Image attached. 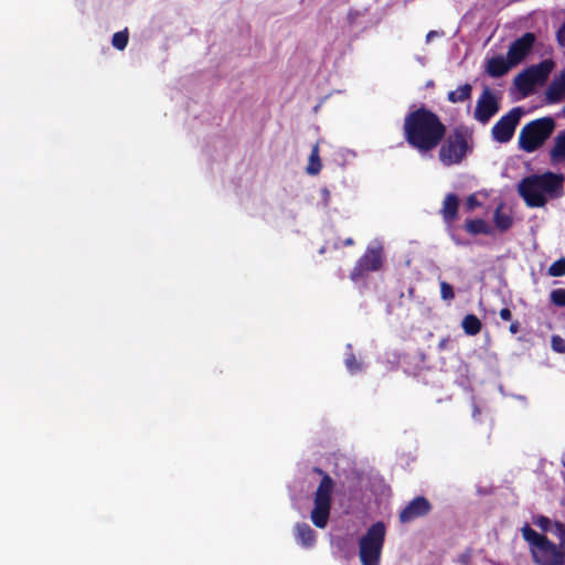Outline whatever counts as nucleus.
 <instances>
[{
	"label": "nucleus",
	"mask_w": 565,
	"mask_h": 565,
	"mask_svg": "<svg viewBox=\"0 0 565 565\" xmlns=\"http://www.w3.org/2000/svg\"><path fill=\"white\" fill-rule=\"evenodd\" d=\"M500 318L504 321H510L512 319V312L509 308H502L499 312Z\"/></svg>",
	"instance_id": "473e14b6"
},
{
	"label": "nucleus",
	"mask_w": 565,
	"mask_h": 565,
	"mask_svg": "<svg viewBox=\"0 0 565 565\" xmlns=\"http://www.w3.org/2000/svg\"><path fill=\"white\" fill-rule=\"evenodd\" d=\"M128 40H129L128 31L127 30L119 31L113 35L111 44L117 50L122 51L127 46Z\"/></svg>",
	"instance_id": "393cba45"
},
{
	"label": "nucleus",
	"mask_w": 565,
	"mask_h": 565,
	"mask_svg": "<svg viewBox=\"0 0 565 565\" xmlns=\"http://www.w3.org/2000/svg\"><path fill=\"white\" fill-rule=\"evenodd\" d=\"M499 110V98L486 86L477 100L473 118L480 124L486 125Z\"/></svg>",
	"instance_id": "9d476101"
},
{
	"label": "nucleus",
	"mask_w": 565,
	"mask_h": 565,
	"mask_svg": "<svg viewBox=\"0 0 565 565\" xmlns=\"http://www.w3.org/2000/svg\"><path fill=\"white\" fill-rule=\"evenodd\" d=\"M514 85L523 96H529L536 83L533 81L526 70L519 73L514 78Z\"/></svg>",
	"instance_id": "412c9836"
},
{
	"label": "nucleus",
	"mask_w": 565,
	"mask_h": 565,
	"mask_svg": "<svg viewBox=\"0 0 565 565\" xmlns=\"http://www.w3.org/2000/svg\"><path fill=\"white\" fill-rule=\"evenodd\" d=\"M322 164L319 156V146L316 143L312 147L310 157H309V163L306 168V171L310 175H317L321 171Z\"/></svg>",
	"instance_id": "b1692460"
},
{
	"label": "nucleus",
	"mask_w": 565,
	"mask_h": 565,
	"mask_svg": "<svg viewBox=\"0 0 565 565\" xmlns=\"http://www.w3.org/2000/svg\"><path fill=\"white\" fill-rule=\"evenodd\" d=\"M551 301L557 307H565V288H557L551 292Z\"/></svg>",
	"instance_id": "cd10ccee"
},
{
	"label": "nucleus",
	"mask_w": 565,
	"mask_h": 565,
	"mask_svg": "<svg viewBox=\"0 0 565 565\" xmlns=\"http://www.w3.org/2000/svg\"><path fill=\"white\" fill-rule=\"evenodd\" d=\"M514 66L510 58L503 55H495L487 61L486 72L491 77H501L505 75L510 68Z\"/></svg>",
	"instance_id": "4468645a"
},
{
	"label": "nucleus",
	"mask_w": 565,
	"mask_h": 565,
	"mask_svg": "<svg viewBox=\"0 0 565 565\" xmlns=\"http://www.w3.org/2000/svg\"><path fill=\"white\" fill-rule=\"evenodd\" d=\"M431 511V504L425 497H416L409 501L399 512L401 523H409L418 518L427 515Z\"/></svg>",
	"instance_id": "f8f14e48"
},
{
	"label": "nucleus",
	"mask_w": 565,
	"mask_h": 565,
	"mask_svg": "<svg viewBox=\"0 0 565 565\" xmlns=\"http://www.w3.org/2000/svg\"><path fill=\"white\" fill-rule=\"evenodd\" d=\"M447 343H448V339H441V340L439 341V343H438V348H439L440 350H444V349H446Z\"/></svg>",
	"instance_id": "c9c22d12"
},
{
	"label": "nucleus",
	"mask_w": 565,
	"mask_h": 565,
	"mask_svg": "<svg viewBox=\"0 0 565 565\" xmlns=\"http://www.w3.org/2000/svg\"><path fill=\"white\" fill-rule=\"evenodd\" d=\"M550 160L553 164L565 161V129L554 138V146L550 150Z\"/></svg>",
	"instance_id": "6ab92c4d"
},
{
	"label": "nucleus",
	"mask_w": 565,
	"mask_h": 565,
	"mask_svg": "<svg viewBox=\"0 0 565 565\" xmlns=\"http://www.w3.org/2000/svg\"><path fill=\"white\" fill-rule=\"evenodd\" d=\"M466 205H467L468 210H473V209L480 206L481 203L478 201V199L476 198L475 194H471L468 196Z\"/></svg>",
	"instance_id": "2f4dec72"
},
{
	"label": "nucleus",
	"mask_w": 565,
	"mask_h": 565,
	"mask_svg": "<svg viewBox=\"0 0 565 565\" xmlns=\"http://www.w3.org/2000/svg\"><path fill=\"white\" fill-rule=\"evenodd\" d=\"M493 223L494 226L502 233L510 230L513 225V217L503 211L502 203L499 204L494 210Z\"/></svg>",
	"instance_id": "aec40b11"
},
{
	"label": "nucleus",
	"mask_w": 565,
	"mask_h": 565,
	"mask_svg": "<svg viewBox=\"0 0 565 565\" xmlns=\"http://www.w3.org/2000/svg\"><path fill=\"white\" fill-rule=\"evenodd\" d=\"M458 211L459 198L455 193L446 194L440 210V215L444 222L447 225H452L454 222L458 218Z\"/></svg>",
	"instance_id": "ddd939ff"
},
{
	"label": "nucleus",
	"mask_w": 565,
	"mask_h": 565,
	"mask_svg": "<svg viewBox=\"0 0 565 565\" xmlns=\"http://www.w3.org/2000/svg\"><path fill=\"white\" fill-rule=\"evenodd\" d=\"M562 463H563V466L565 467V455H564V456H563V458H562Z\"/></svg>",
	"instance_id": "e433bc0d"
},
{
	"label": "nucleus",
	"mask_w": 565,
	"mask_h": 565,
	"mask_svg": "<svg viewBox=\"0 0 565 565\" xmlns=\"http://www.w3.org/2000/svg\"><path fill=\"white\" fill-rule=\"evenodd\" d=\"M403 131L412 148L429 152L440 145L447 128L437 114L423 106L405 116Z\"/></svg>",
	"instance_id": "f03ea898"
},
{
	"label": "nucleus",
	"mask_w": 565,
	"mask_h": 565,
	"mask_svg": "<svg viewBox=\"0 0 565 565\" xmlns=\"http://www.w3.org/2000/svg\"><path fill=\"white\" fill-rule=\"evenodd\" d=\"M354 245V239L351 238V237H348L345 238L343 242H342V246H353Z\"/></svg>",
	"instance_id": "f704fd0d"
},
{
	"label": "nucleus",
	"mask_w": 565,
	"mask_h": 565,
	"mask_svg": "<svg viewBox=\"0 0 565 565\" xmlns=\"http://www.w3.org/2000/svg\"><path fill=\"white\" fill-rule=\"evenodd\" d=\"M509 331L512 333V334H515L520 331V322L519 321H513L510 327H509Z\"/></svg>",
	"instance_id": "72a5a7b5"
},
{
	"label": "nucleus",
	"mask_w": 565,
	"mask_h": 565,
	"mask_svg": "<svg viewBox=\"0 0 565 565\" xmlns=\"http://www.w3.org/2000/svg\"><path fill=\"white\" fill-rule=\"evenodd\" d=\"M535 40L536 38L534 33L526 32L510 44L507 56L514 66L520 64L529 55L533 49Z\"/></svg>",
	"instance_id": "9b49d317"
},
{
	"label": "nucleus",
	"mask_w": 565,
	"mask_h": 565,
	"mask_svg": "<svg viewBox=\"0 0 565 565\" xmlns=\"http://www.w3.org/2000/svg\"><path fill=\"white\" fill-rule=\"evenodd\" d=\"M345 366L351 373H356L362 370L361 362L358 361L353 353L348 354L345 358Z\"/></svg>",
	"instance_id": "c85d7f7f"
},
{
	"label": "nucleus",
	"mask_w": 565,
	"mask_h": 565,
	"mask_svg": "<svg viewBox=\"0 0 565 565\" xmlns=\"http://www.w3.org/2000/svg\"><path fill=\"white\" fill-rule=\"evenodd\" d=\"M440 297L445 301H451L455 299L454 288L447 281H440Z\"/></svg>",
	"instance_id": "bb28decb"
},
{
	"label": "nucleus",
	"mask_w": 565,
	"mask_h": 565,
	"mask_svg": "<svg viewBox=\"0 0 565 565\" xmlns=\"http://www.w3.org/2000/svg\"><path fill=\"white\" fill-rule=\"evenodd\" d=\"M518 191L529 207H543L547 196L551 199L563 196L564 175L551 171L532 174L521 180Z\"/></svg>",
	"instance_id": "7ed1b4c3"
},
{
	"label": "nucleus",
	"mask_w": 565,
	"mask_h": 565,
	"mask_svg": "<svg viewBox=\"0 0 565 565\" xmlns=\"http://www.w3.org/2000/svg\"><path fill=\"white\" fill-rule=\"evenodd\" d=\"M539 533L525 523L521 527L523 540L529 544L535 565H565V523L553 521L545 515L533 516Z\"/></svg>",
	"instance_id": "f257e3e1"
},
{
	"label": "nucleus",
	"mask_w": 565,
	"mask_h": 565,
	"mask_svg": "<svg viewBox=\"0 0 565 565\" xmlns=\"http://www.w3.org/2000/svg\"><path fill=\"white\" fill-rule=\"evenodd\" d=\"M384 262L382 246H367L364 254L356 260L350 273V279L354 282L365 278L369 273L377 271Z\"/></svg>",
	"instance_id": "6e6552de"
},
{
	"label": "nucleus",
	"mask_w": 565,
	"mask_h": 565,
	"mask_svg": "<svg viewBox=\"0 0 565 565\" xmlns=\"http://www.w3.org/2000/svg\"><path fill=\"white\" fill-rule=\"evenodd\" d=\"M472 135L463 126L455 127L445 136L439 148L438 158L445 167L460 164L472 152Z\"/></svg>",
	"instance_id": "20e7f679"
},
{
	"label": "nucleus",
	"mask_w": 565,
	"mask_h": 565,
	"mask_svg": "<svg viewBox=\"0 0 565 565\" xmlns=\"http://www.w3.org/2000/svg\"><path fill=\"white\" fill-rule=\"evenodd\" d=\"M295 535L297 542L306 547H312L316 542V532L307 523H297L295 525Z\"/></svg>",
	"instance_id": "f3484780"
},
{
	"label": "nucleus",
	"mask_w": 565,
	"mask_h": 565,
	"mask_svg": "<svg viewBox=\"0 0 565 565\" xmlns=\"http://www.w3.org/2000/svg\"><path fill=\"white\" fill-rule=\"evenodd\" d=\"M548 275L552 277L565 276V258L555 260L548 268Z\"/></svg>",
	"instance_id": "a878e982"
},
{
	"label": "nucleus",
	"mask_w": 565,
	"mask_h": 565,
	"mask_svg": "<svg viewBox=\"0 0 565 565\" xmlns=\"http://www.w3.org/2000/svg\"><path fill=\"white\" fill-rule=\"evenodd\" d=\"M563 115L565 116V105H564V108H563Z\"/></svg>",
	"instance_id": "58836bf2"
},
{
	"label": "nucleus",
	"mask_w": 565,
	"mask_h": 565,
	"mask_svg": "<svg viewBox=\"0 0 565 565\" xmlns=\"http://www.w3.org/2000/svg\"><path fill=\"white\" fill-rule=\"evenodd\" d=\"M339 247H340V244L335 243L334 248H339Z\"/></svg>",
	"instance_id": "4c0bfd02"
},
{
	"label": "nucleus",
	"mask_w": 565,
	"mask_h": 565,
	"mask_svg": "<svg viewBox=\"0 0 565 565\" xmlns=\"http://www.w3.org/2000/svg\"><path fill=\"white\" fill-rule=\"evenodd\" d=\"M465 231L472 235H492L493 230L483 218H467L463 225Z\"/></svg>",
	"instance_id": "a211bd4d"
},
{
	"label": "nucleus",
	"mask_w": 565,
	"mask_h": 565,
	"mask_svg": "<svg viewBox=\"0 0 565 565\" xmlns=\"http://www.w3.org/2000/svg\"><path fill=\"white\" fill-rule=\"evenodd\" d=\"M312 471L321 476V480L313 495L311 521L317 527L324 529L330 518L331 495L334 488V481L319 467H315Z\"/></svg>",
	"instance_id": "423d86ee"
},
{
	"label": "nucleus",
	"mask_w": 565,
	"mask_h": 565,
	"mask_svg": "<svg viewBox=\"0 0 565 565\" xmlns=\"http://www.w3.org/2000/svg\"><path fill=\"white\" fill-rule=\"evenodd\" d=\"M523 115L524 110L521 106L513 107L509 110L493 125L491 129L492 139L499 143L509 142Z\"/></svg>",
	"instance_id": "1a4fd4ad"
},
{
	"label": "nucleus",
	"mask_w": 565,
	"mask_h": 565,
	"mask_svg": "<svg viewBox=\"0 0 565 565\" xmlns=\"http://www.w3.org/2000/svg\"><path fill=\"white\" fill-rule=\"evenodd\" d=\"M556 128V121L551 116L541 117L525 124L519 134V148L532 153L543 147Z\"/></svg>",
	"instance_id": "39448f33"
},
{
	"label": "nucleus",
	"mask_w": 565,
	"mask_h": 565,
	"mask_svg": "<svg viewBox=\"0 0 565 565\" xmlns=\"http://www.w3.org/2000/svg\"><path fill=\"white\" fill-rule=\"evenodd\" d=\"M565 96V70L562 71L558 78L551 82L546 92L545 99L548 104H556Z\"/></svg>",
	"instance_id": "2eb2a0df"
},
{
	"label": "nucleus",
	"mask_w": 565,
	"mask_h": 565,
	"mask_svg": "<svg viewBox=\"0 0 565 565\" xmlns=\"http://www.w3.org/2000/svg\"><path fill=\"white\" fill-rule=\"evenodd\" d=\"M557 43L565 47V22L561 25V28L556 32Z\"/></svg>",
	"instance_id": "7c9ffc66"
},
{
	"label": "nucleus",
	"mask_w": 565,
	"mask_h": 565,
	"mask_svg": "<svg viewBox=\"0 0 565 565\" xmlns=\"http://www.w3.org/2000/svg\"><path fill=\"white\" fill-rule=\"evenodd\" d=\"M461 327L466 334L476 335L481 331L482 323L476 315L469 313L462 319Z\"/></svg>",
	"instance_id": "5701e85b"
},
{
	"label": "nucleus",
	"mask_w": 565,
	"mask_h": 565,
	"mask_svg": "<svg viewBox=\"0 0 565 565\" xmlns=\"http://www.w3.org/2000/svg\"><path fill=\"white\" fill-rule=\"evenodd\" d=\"M386 527L382 521L372 524L360 539V561L362 565H380Z\"/></svg>",
	"instance_id": "0eeeda50"
},
{
	"label": "nucleus",
	"mask_w": 565,
	"mask_h": 565,
	"mask_svg": "<svg viewBox=\"0 0 565 565\" xmlns=\"http://www.w3.org/2000/svg\"><path fill=\"white\" fill-rule=\"evenodd\" d=\"M472 86L469 83L460 85L456 90H451L447 94V99L452 103H463L471 98Z\"/></svg>",
	"instance_id": "4be33fe9"
},
{
	"label": "nucleus",
	"mask_w": 565,
	"mask_h": 565,
	"mask_svg": "<svg viewBox=\"0 0 565 565\" xmlns=\"http://www.w3.org/2000/svg\"><path fill=\"white\" fill-rule=\"evenodd\" d=\"M553 68L554 62L552 60H544L536 65L530 66L526 71L536 84H543Z\"/></svg>",
	"instance_id": "dca6fc26"
},
{
	"label": "nucleus",
	"mask_w": 565,
	"mask_h": 565,
	"mask_svg": "<svg viewBox=\"0 0 565 565\" xmlns=\"http://www.w3.org/2000/svg\"><path fill=\"white\" fill-rule=\"evenodd\" d=\"M553 351L557 353H565V340L559 335H553L551 340Z\"/></svg>",
	"instance_id": "c756f323"
}]
</instances>
